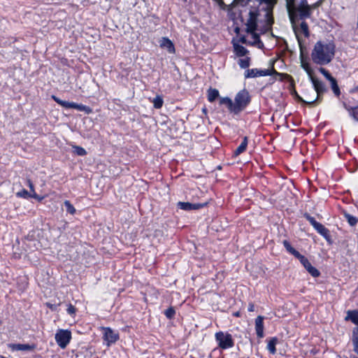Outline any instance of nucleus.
Returning <instances> with one entry per match:
<instances>
[{
  "mask_svg": "<svg viewBox=\"0 0 358 358\" xmlns=\"http://www.w3.org/2000/svg\"><path fill=\"white\" fill-rule=\"evenodd\" d=\"M277 0H234L230 5L231 9L237 6L245 8L241 12L247 13L245 24L246 32L251 34L252 41H248L245 36H241L239 41L242 43L256 45L260 43L259 36L255 32L257 27L258 15L260 10L266 12L267 24L271 26L273 23L272 15L273 8Z\"/></svg>",
  "mask_w": 358,
  "mask_h": 358,
  "instance_id": "obj_1",
  "label": "nucleus"
},
{
  "mask_svg": "<svg viewBox=\"0 0 358 358\" xmlns=\"http://www.w3.org/2000/svg\"><path fill=\"white\" fill-rule=\"evenodd\" d=\"M285 1L292 28L300 43V35H303L305 37L309 36L308 27L305 22H301L298 27L296 22L310 16L312 6L308 4L306 0H285Z\"/></svg>",
  "mask_w": 358,
  "mask_h": 358,
  "instance_id": "obj_2",
  "label": "nucleus"
},
{
  "mask_svg": "<svg viewBox=\"0 0 358 358\" xmlns=\"http://www.w3.org/2000/svg\"><path fill=\"white\" fill-rule=\"evenodd\" d=\"M335 55L333 43L317 42L311 52L313 62L319 65H326L331 62Z\"/></svg>",
  "mask_w": 358,
  "mask_h": 358,
  "instance_id": "obj_3",
  "label": "nucleus"
},
{
  "mask_svg": "<svg viewBox=\"0 0 358 358\" xmlns=\"http://www.w3.org/2000/svg\"><path fill=\"white\" fill-rule=\"evenodd\" d=\"M250 96L246 90L240 91L236 96L234 103V112L238 113L243 110L250 103Z\"/></svg>",
  "mask_w": 358,
  "mask_h": 358,
  "instance_id": "obj_4",
  "label": "nucleus"
},
{
  "mask_svg": "<svg viewBox=\"0 0 358 358\" xmlns=\"http://www.w3.org/2000/svg\"><path fill=\"white\" fill-rule=\"evenodd\" d=\"M310 80H311L313 89L309 87V90L312 96L310 98H313L314 100V103L320 98V96L326 92L327 89L324 85V83L319 80L314 76H310Z\"/></svg>",
  "mask_w": 358,
  "mask_h": 358,
  "instance_id": "obj_5",
  "label": "nucleus"
},
{
  "mask_svg": "<svg viewBox=\"0 0 358 358\" xmlns=\"http://www.w3.org/2000/svg\"><path fill=\"white\" fill-rule=\"evenodd\" d=\"M52 99L64 108L77 109L80 111H84L86 114H90L92 113V109L87 106L78 104L74 102L63 101L55 95L52 96Z\"/></svg>",
  "mask_w": 358,
  "mask_h": 358,
  "instance_id": "obj_6",
  "label": "nucleus"
},
{
  "mask_svg": "<svg viewBox=\"0 0 358 358\" xmlns=\"http://www.w3.org/2000/svg\"><path fill=\"white\" fill-rule=\"evenodd\" d=\"M215 338L218 342L219 346L222 349H227L233 347L234 341L231 334L219 331L215 334Z\"/></svg>",
  "mask_w": 358,
  "mask_h": 358,
  "instance_id": "obj_7",
  "label": "nucleus"
},
{
  "mask_svg": "<svg viewBox=\"0 0 358 358\" xmlns=\"http://www.w3.org/2000/svg\"><path fill=\"white\" fill-rule=\"evenodd\" d=\"M280 75L273 67L271 69L259 70L257 69H248L245 73V77L248 78H256L259 76H266L270 75Z\"/></svg>",
  "mask_w": 358,
  "mask_h": 358,
  "instance_id": "obj_8",
  "label": "nucleus"
},
{
  "mask_svg": "<svg viewBox=\"0 0 358 358\" xmlns=\"http://www.w3.org/2000/svg\"><path fill=\"white\" fill-rule=\"evenodd\" d=\"M71 338V333L68 330H59L55 334V340L58 345L64 349L69 343Z\"/></svg>",
  "mask_w": 358,
  "mask_h": 358,
  "instance_id": "obj_9",
  "label": "nucleus"
},
{
  "mask_svg": "<svg viewBox=\"0 0 358 358\" xmlns=\"http://www.w3.org/2000/svg\"><path fill=\"white\" fill-rule=\"evenodd\" d=\"M103 331L104 340L107 341L108 345H110L111 343H115L119 338L118 334L115 333L110 328H103Z\"/></svg>",
  "mask_w": 358,
  "mask_h": 358,
  "instance_id": "obj_10",
  "label": "nucleus"
},
{
  "mask_svg": "<svg viewBox=\"0 0 358 358\" xmlns=\"http://www.w3.org/2000/svg\"><path fill=\"white\" fill-rule=\"evenodd\" d=\"M300 262L312 276L316 278L320 275V271L311 265L310 262L306 257H304Z\"/></svg>",
  "mask_w": 358,
  "mask_h": 358,
  "instance_id": "obj_11",
  "label": "nucleus"
},
{
  "mask_svg": "<svg viewBox=\"0 0 358 358\" xmlns=\"http://www.w3.org/2000/svg\"><path fill=\"white\" fill-rule=\"evenodd\" d=\"M206 203H191L189 202H178V206L184 210H197L203 206H205Z\"/></svg>",
  "mask_w": 358,
  "mask_h": 358,
  "instance_id": "obj_12",
  "label": "nucleus"
},
{
  "mask_svg": "<svg viewBox=\"0 0 358 358\" xmlns=\"http://www.w3.org/2000/svg\"><path fill=\"white\" fill-rule=\"evenodd\" d=\"M314 228L320 235H322L327 240L328 243H331V236L329 230L328 229H327L321 223H319Z\"/></svg>",
  "mask_w": 358,
  "mask_h": 358,
  "instance_id": "obj_13",
  "label": "nucleus"
},
{
  "mask_svg": "<svg viewBox=\"0 0 358 358\" xmlns=\"http://www.w3.org/2000/svg\"><path fill=\"white\" fill-rule=\"evenodd\" d=\"M159 45L162 48L166 49L169 53L175 52L173 43L168 38L163 37L159 41Z\"/></svg>",
  "mask_w": 358,
  "mask_h": 358,
  "instance_id": "obj_14",
  "label": "nucleus"
},
{
  "mask_svg": "<svg viewBox=\"0 0 358 358\" xmlns=\"http://www.w3.org/2000/svg\"><path fill=\"white\" fill-rule=\"evenodd\" d=\"M264 317L262 316H258L255 320V329L257 335L259 338L264 336Z\"/></svg>",
  "mask_w": 358,
  "mask_h": 358,
  "instance_id": "obj_15",
  "label": "nucleus"
},
{
  "mask_svg": "<svg viewBox=\"0 0 358 358\" xmlns=\"http://www.w3.org/2000/svg\"><path fill=\"white\" fill-rule=\"evenodd\" d=\"M10 348L13 350L29 351L34 349V345L29 344H12Z\"/></svg>",
  "mask_w": 358,
  "mask_h": 358,
  "instance_id": "obj_16",
  "label": "nucleus"
},
{
  "mask_svg": "<svg viewBox=\"0 0 358 358\" xmlns=\"http://www.w3.org/2000/svg\"><path fill=\"white\" fill-rule=\"evenodd\" d=\"M292 94L294 95L295 98L301 102L308 105H312L314 103V100L313 98H310V94H309L305 95L307 100H304L301 96H300L295 90H293Z\"/></svg>",
  "mask_w": 358,
  "mask_h": 358,
  "instance_id": "obj_17",
  "label": "nucleus"
},
{
  "mask_svg": "<svg viewBox=\"0 0 358 358\" xmlns=\"http://www.w3.org/2000/svg\"><path fill=\"white\" fill-rule=\"evenodd\" d=\"M234 49L238 57H243L248 52L246 48L236 43H234Z\"/></svg>",
  "mask_w": 358,
  "mask_h": 358,
  "instance_id": "obj_18",
  "label": "nucleus"
},
{
  "mask_svg": "<svg viewBox=\"0 0 358 358\" xmlns=\"http://www.w3.org/2000/svg\"><path fill=\"white\" fill-rule=\"evenodd\" d=\"M345 320H350L355 324H358V310H348Z\"/></svg>",
  "mask_w": 358,
  "mask_h": 358,
  "instance_id": "obj_19",
  "label": "nucleus"
},
{
  "mask_svg": "<svg viewBox=\"0 0 358 358\" xmlns=\"http://www.w3.org/2000/svg\"><path fill=\"white\" fill-rule=\"evenodd\" d=\"M278 343V338L275 337L272 338L267 344V349L271 354H275L276 352L275 345Z\"/></svg>",
  "mask_w": 358,
  "mask_h": 358,
  "instance_id": "obj_20",
  "label": "nucleus"
},
{
  "mask_svg": "<svg viewBox=\"0 0 358 358\" xmlns=\"http://www.w3.org/2000/svg\"><path fill=\"white\" fill-rule=\"evenodd\" d=\"M247 145H248V138L245 136L243 139V141L241 143V144L234 151V155L236 156H238L240 154H241L242 152H243L246 149Z\"/></svg>",
  "mask_w": 358,
  "mask_h": 358,
  "instance_id": "obj_21",
  "label": "nucleus"
},
{
  "mask_svg": "<svg viewBox=\"0 0 358 358\" xmlns=\"http://www.w3.org/2000/svg\"><path fill=\"white\" fill-rule=\"evenodd\" d=\"M352 341L354 345V350L358 355V327L353 330Z\"/></svg>",
  "mask_w": 358,
  "mask_h": 358,
  "instance_id": "obj_22",
  "label": "nucleus"
},
{
  "mask_svg": "<svg viewBox=\"0 0 358 358\" xmlns=\"http://www.w3.org/2000/svg\"><path fill=\"white\" fill-rule=\"evenodd\" d=\"M219 96L218 90L210 89L208 92V99L210 102L214 101Z\"/></svg>",
  "mask_w": 358,
  "mask_h": 358,
  "instance_id": "obj_23",
  "label": "nucleus"
},
{
  "mask_svg": "<svg viewBox=\"0 0 358 358\" xmlns=\"http://www.w3.org/2000/svg\"><path fill=\"white\" fill-rule=\"evenodd\" d=\"M329 82L331 84V87L334 93L335 94V95L339 96L341 94V91H340L339 87L337 84V81H336V78H333L332 80H329Z\"/></svg>",
  "mask_w": 358,
  "mask_h": 358,
  "instance_id": "obj_24",
  "label": "nucleus"
},
{
  "mask_svg": "<svg viewBox=\"0 0 358 358\" xmlns=\"http://www.w3.org/2000/svg\"><path fill=\"white\" fill-rule=\"evenodd\" d=\"M220 104H225L227 106L228 108L234 112V103L232 100L228 97L221 98L220 99Z\"/></svg>",
  "mask_w": 358,
  "mask_h": 358,
  "instance_id": "obj_25",
  "label": "nucleus"
},
{
  "mask_svg": "<svg viewBox=\"0 0 358 358\" xmlns=\"http://www.w3.org/2000/svg\"><path fill=\"white\" fill-rule=\"evenodd\" d=\"M73 153L76 154L78 156H84L87 154L86 150L78 145H73L72 147Z\"/></svg>",
  "mask_w": 358,
  "mask_h": 358,
  "instance_id": "obj_26",
  "label": "nucleus"
},
{
  "mask_svg": "<svg viewBox=\"0 0 358 358\" xmlns=\"http://www.w3.org/2000/svg\"><path fill=\"white\" fill-rule=\"evenodd\" d=\"M301 66L306 71V73H308L309 78H310V76H313V70L310 67L309 64L308 62H306L303 61V59H301Z\"/></svg>",
  "mask_w": 358,
  "mask_h": 358,
  "instance_id": "obj_27",
  "label": "nucleus"
},
{
  "mask_svg": "<svg viewBox=\"0 0 358 358\" xmlns=\"http://www.w3.org/2000/svg\"><path fill=\"white\" fill-rule=\"evenodd\" d=\"M152 103H153V105H154V107L155 108H161L163 106V99L162 98L161 96H157L152 101Z\"/></svg>",
  "mask_w": 358,
  "mask_h": 358,
  "instance_id": "obj_28",
  "label": "nucleus"
},
{
  "mask_svg": "<svg viewBox=\"0 0 358 358\" xmlns=\"http://www.w3.org/2000/svg\"><path fill=\"white\" fill-rule=\"evenodd\" d=\"M64 206L66 208V211L69 213L71 215H74L76 213V208L74 206L70 203L69 201L66 200L64 202Z\"/></svg>",
  "mask_w": 358,
  "mask_h": 358,
  "instance_id": "obj_29",
  "label": "nucleus"
},
{
  "mask_svg": "<svg viewBox=\"0 0 358 358\" xmlns=\"http://www.w3.org/2000/svg\"><path fill=\"white\" fill-rule=\"evenodd\" d=\"M345 218L347 219L348 223L351 225V226H355L357 223V217L347 213H345Z\"/></svg>",
  "mask_w": 358,
  "mask_h": 358,
  "instance_id": "obj_30",
  "label": "nucleus"
},
{
  "mask_svg": "<svg viewBox=\"0 0 358 358\" xmlns=\"http://www.w3.org/2000/svg\"><path fill=\"white\" fill-rule=\"evenodd\" d=\"M238 64L242 69L248 68L250 66V58L247 57L244 59H240L238 60Z\"/></svg>",
  "mask_w": 358,
  "mask_h": 358,
  "instance_id": "obj_31",
  "label": "nucleus"
},
{
  "mask_svg": "<svg viewBox=\"0 0 358 358\" xmlns=\"http://www.w3.org/2000/svg\"><path fill=\"white\" fill-rule=\"evenodd\" d=\"M319 71L325 77V78L327 80H328L329 81L330 80H332V78H334L330 73L329 72L326 70L324 68H322V67H320L319 69Z\"/></svg>",
  "mask_w": 358,
  "mask_h": 358,
  "instance_id": "obj_32",
  "label": "nucleus"
},
{
  "mask_svg": "<svg viewBox=\"0 0 358 358\" xmlns=\"http://www.w3.org/2000/svg\"><path fill=\"white\" fill-rule=\"evenodd\" d=\"M27 183H28V185H29L31 192V197L38 198V195L35 193L34 187L32 182L30 180H28Z\"/></svg>",
  "mask_w": 358,
  "mask_h": 358,
  "instance_id": "obj_33",
  "label": "nucleus"
},
{
  "mask_svg": "<svg viewBox=\"0 0 358 358\" xmlns=\"http://www.w3.org/2000/svg\"><path fill=\"white\" fill-rule=\"evenodd\" d=\"M283 245L285 246V248H286V250L289 252V253H292L293 252H294L295 249L290 245V243L285 240L283 241Z\"/></svg>",
  "mask_w": 358,
  "mask_h": 358,
  "instance_id": "obj_34",
  "label": "nucleus"
},
{
  "mask_svg": "<svg viewBox=\"0 0 358 358\" xmlns=\"http://www.w3.org/2000/svg\"><path fill=\"white\" fill-rule=\"evenodd\" d=\"M31 194H29L26 189H22L21 192H18L17 193V196L19 197L28 198L31 197Z\"/></svg>",
  "mask_w": 358,
  "mask_h": 358,
  "instance_id": "obj_35",
  "label": "nucleus"
},
{
  "mask_svg": "<svg viewBox=\"0 0 358 358\" xmlns=\"http://www.w3.org/2000/svg\"><path fill=\"white\" fill-rule=\"evenodd\" d=\"M175 313V310L173 308H169L165 311V315L168 318L171 319L173 317Z\"/></svg>",
  "mask_w": 358,
  "mask_h": 358,
  "instance_id": "obj_36",
  "label": "nucleus"
},
{
  "mask_svg": "<svg viewBox=\"0 0 358 358\" xmlns=\"http://www.w3.org/2000/svg\"><path fill=\"white\" fill-rule=\"evenodd\" d=\"M306 219L310 222L311 225L315 227L317 226L320 222H317L314 217L310 216L309 215H306Z\"/></svg>",
  "mask_w": 358,
  "mask_h": 358,
  "instance_id": "obj_37",
  "label": "nucleus"
},
{
  "mask_svg": "<svg viewBox=\"0 0 358 358\" xmlns=\"http://www.w3.org/2000/svg\"><path fill=\"white\" fill-rule=\"evenodd\" d=\"M66 310L69 315H73L76 313V308L73 305L69 304Z\"/></svg>",
  "mask_w": 358,
  "mask_h": 358,
  "instance_id": "obj_38",
  "label": "nucleus"
},
{
  "mask_svg": "<svg viewBox=\"0 0 358 358\" xmlns=\"http://www.w3.org/2000/svg\"><path fill=\"white\" fill-rule=\"evenodd\" d=\"M352 116L353 117V118L358 122V107H356L353 109H352Z\"/></svg>",
  "mask_w": 358,
  "mask_h": 358,
  "instance_id": "obj_39",
  "label": "nucleus"
},
{
  "mask_svg": "<svg viewBox=\"0 0 358 358\" xmlns=\"http://www.w3.org/2000/svg\"><path fill=\"white\" fill-rule=\"evenodd\" d=\"M292 255H293L296 258H297L299 261H301L303 257L304 256L301 255L297 250H294V252H293L292 253Z\"/></svg>",
  "mask_w": 358,
  "mask_h": 358,
  "instance_id": "obj_40",
  "label": "nucleus"
},
{
  "mask_svg": "<svg viewBox=\"0 0 358 358\" xmlns=\"http://www.w3.org/2000/svg\"><path fill=\"white\" fill-rule=\"evenodd\" d=\"M46 305L52 310H56L57 306L56 304H52L50 303H47Z\"/></svg>",
  "mask_w": 358,
  "mask_h": 358,
  "instance_id": "obj_41",
  "label": "nucleus"
},
{
  "mask_svg": "<svg viewBox=\"0 0 358 358\" xmlns=\"http://www.w3.org/2000/svg\"><path fill=\"white\" fill-rule=\"evenodd\" d=\"M248 310L250 312H253L255 310V306L253 303H250L249 305H248Z\"/></svg>",
  "mask_w": 358,
  "mask_h": 358,
  "instance_id": "obj_42",
  "label": "nucleus"
},
{
  "mask_svg": "<svg viewBox=\"0 0 358 358\" xmlns=\"http://www.w3.org/2000/svg\"><path fill=\"white\" fill-rule=\"evenodd\" d=\"M240 312L239 311H237L236 313H234V315L236 316V317H239L240 316Z\"/></svg>",
  "mask_w": 358,
  "mask_h": 358,
  "instance_id": "obj_43",
  "label": "nucleus"
},
{
  "mask_svg": "<svg viewBox=\"0 0 358 358\" xmlns=\"http://www.w3.org/2000/svg\"><path fill=\"white\" fill-rule=\"evenodd\" d=\"M36 199H38V201H41L43 199V197H41L38 195V198Z\"/></svg>",
  "mask_w": 358,
  "mask_h": 358,
  "instance_id": "obj_44",
  "label": "nucleus"
},
{
  "mask_svg": "<svg viewBox=\"0 0 358 358\" xmlns=\"http://www.w3.org/2000/svg\"><path fill=\"white\" fill-rule=\"evenodd\" d=\"M0 358H6V357H3V356L1 355V356H0Z\"/></svg>",
  "mask_w": 358,
  "mask_h": 358,
  "instance_id": "obj_45",
  "label": "nucleus"
},
{
  "mask_svg": "<svg viewBox=\"0 0 358 358\" xmlns=\"http://www.w3.org/2000/svg\"><path fill=\"white\" fill-rule=\"evenodd\" d=\"M185 1H186L187 0H184Z\"/></svg>",
  "mask_w": 358,
  "mask_h": 358,
  "instance_id": "obj_46",
  "label": "nucleus"
},
{
  "mask_svg": "<svg viewBox=\"0 0 358 358\" xmlns=\"http://www.w3.org/2000/svg\"><path fill=\"white\" fill-rule=\"evenodd\" d=\"M353 358H357V357H353Z\"/></svg>",
  "mask_w": 358,
  "mask_h": 358,
  "instance_id": "obj_47",
  "label": "nucleus"
}]
</instances>
